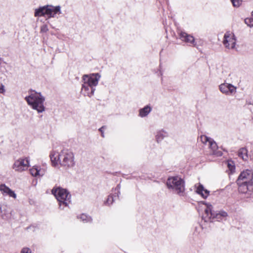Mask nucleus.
<instances>
[{
    "label": "nucleus",
    "instance_id": "nucleus-1",
    "mask_svg": "<svg viewBox=\"0 0 253 253\" xmlns=\"http://www.w3.org/2000/svg\"><path fill=\"white\" fill-rule=\"evenodd\" d=\"M50 157L52 164L55 167L60 164L64 167L71 168L75 165L74 153L69 150H63L59 154L52 152Z\"/></svg>",
    "mask_w": 253,
    "mask_h": 253
},
{
    "label": "nucleus",
    "instance_id": "nucleus-32",
    "mask_svg": "<svg viewBox=\"0 0 253 253\" xmlns=\"http://www.w3.org/2000/svg\"><path fill=\"white\" fill-rule=\"evenodd\" d=\"M104 128V126H102V127H101L100 129H99V130L101 132V136L104 137V133L103 132V129Z\"/></svg>",
    "mask_w": 253,
    "mask_h": 253
},
{
    "label": "nucleus",
    "instance_id": "nucleus-13",
    "mask_svg": "<svg viewBox=\"0 0 253 253\" xmlns=\"http://www.w3.org/2000/svg\"><path fill=\"white\" fill-rule=\"evenodd\" d=\"M95 88L83 82L82 92L84 96L91 97L94 94Z\"/></svg>",
    "mask_w": 253,
    "mask_h": 253
},
{
    "label": "nucleus",
    "instance_id": "nucleus-2",
    "mask_svg": "<svg viewBox=\"0 0 253 253\" xmlns=\"http://www.w3.org/2000/svg\"><path fill=\"white\" fill-rule=\"evenodd\" d=\"M25 100L28 104L38 113L44 111L45 107L43 104L45 98L41 93L32 91L29 96L25 97Z\"/></svg>",
    "mask_w": 253,
    "mask_h": 253
},
{
    "label": "nucleus",
    "instance_id": "nucleus-25",
    "mask_svg": "<svg viewBox=\"0 0 253 253\" xmlns=\"http://www.w3.org/2000/svg\"><path fill=\"white\" fill-rule=\"evenodd\" d=\"M227 167L229 170H230L231 172H233L235 170V166L234 165L233 162L232 161H228L227 163Z\"/></svg>",
    "mask_w": 253,
    "mask_h": 253
},
{
    "label": "nucleus",
    "instance_id": "nucleus-8",
    "mask_svg": "<svg viewBox=\"0 0 253 253\" xmlns=\"http://www.w3.org/2000/svg\"><path fill=\"white\" fill-rule=\"evenodd\" d=\"M253 171L247 169L241 173L236 182L237 184H240L241 182L250 184V187H252L253 185Z\"/></svg>",
    "mask_w": 253,
    "mask_h": 253
},
{
    "label": "nucleus",
    "instance_id": "nucleus-20",
    "mask_svg": "<svg viewBox=\"0 0 253 253\" xmlns=\"http://www.w3.org/2000/svg\"><path fill=\"white\" fill-rule=\"evenodd\" d=\"M238 156L244 160L248 159L247 150L245 148L241 149L238 152Z\"/></svg>",
    "mask_w": 253,
    "mask_h": 253
},
{
    "label": "nucleus",
    "instance_id": "nucleus-3",
    "mask_svg": "<svg viewBox=\"0 0 253 253\" xmlns=\"http://www.w3.org/2000/svg\"><path fill=\"white\" fill-rule=\"evenodd\" d=\"M52 193L59 202V208L61 209L68 206L71 202V195L65 189L61 187L53 188L52 190Z\"/></svg>",
    "mask_w": 253,
    "mask_h": 253
},
{
    "label": "nucleus",
    "instance_id": "nucleus-5",
    "mask_svg": "<svg viewBox=\"0 0 253 253\" xmlns=\"http://www.w3.org/2000/svg\"><path fill=\"white\" fill-rule=\"evenodd\" d=\"M167 184L169 188L171 189L177 194L183 195L185 190L184 182L178 176H173L168 178Z\"/></svg>",
    "mask_w": 253,
    "mask_h": 253
},
{
    "label": "nucleus",
    "instance_id": "nucleus-15",
    "mask_svg": "<svg viewBox=\"0 0 253 253\" xmlns=\"http://www.w3.org/2000/svg\"><path fill=\"white\" fill-rule=\"evenodd\" d=\"M196 188V192L197 194L200 195L203 198L206 199L209 195L210 192L207 189H205L204 186L200 183L195 185Z\"/></svg>",
    "mask_w": 253,
    "mask_h": 253
},
{
    "label": "nucleus",
    "instance_id": "nucleus-22",
    "mask_svg": "<svg viewBox=\"0 0 253 253\" xmlns=\"http://www.w3.org/2000/svg\"><path fill=\"white\" fill-rule=\"evenodd\" d=\"M167 136V133L164 131H160L158 132L156 135V139L158 142L161 141L165 137Z\"/></svg>",
    "mask_w": 253,
    "mask_h": 253
},
{
    "label": "nucleus",
    "instance_id": "nucleus-16",
    "mask_svg": "<svg viewBox=\"0 0 253 253\" xmlns=\"http://www.w3.org/2000/svg\"><path fill=\"white\" fill-rule=\"evenodd\" d=\"M180 39L185 42L195 45V40L193 36L181 32L179 34Z\"/></svg>",
    "mask_w": 253,
    "mask_h": 253
},
{
    "label": "nucleus",
    "instance_id": "nucleus-21",
    "mask_svg": "<svg viewBox=\"0 0 253 253\" xmlns=\"http://www.w3.org/2000/svg\"><path fill=\"white\" fill-rule=\"evenodd\" d=\"M208 145L209 148L212 150L213 154H215V152L217 149V146L215 142L211 139Z\"/></svg>",
    "mask_w": 253,
    "mask_h": 253
},
{
    "label": "nucleus",
    "instance_id": "nucleus-17",
    "mask_svg": "<svg viewBox=\"0 0 253 253\" xmlns=\"http://www.w3.org/2000/svg\"><path fill=\"white\" fill-rule=\"evenodd\" d=\"M237 184L239 186V191L240 192L246 193L248 192V191L252 192V190L253 189V186H252V187H251L250 186V184L241 182L240 184Z\"/></svg>",
    "mask_w": 253,
    "mask_h": 253
},
{
    "label": "nucleus",
    "instance_id": "nucleus-23",
    "mask_svg": "<svg viewBox=\"0 0 253 253\" xmlns=\"http://www.w3.org/2000/svg\"><path fill=\"white\" fill-rule=\"evenodd\" d=\"M81 220H82L84 222H88L91 221V218L90 217L87 216L86 214H82L80 215L79 217Z\"/></svg>",
    "mask_w": 253,
    "mask_h": 253
},
{
    "label": "nucleus",
    "instance_id": "nucleus-26",
    "mask_svg": "<svg viewBox=\"0 0 253 253\" xmlns=\"http://www.w3.org/2000/svg\"><path fill=\"white\" fill-rule=\"evenodd\" d=\"M233 5L235 7H239L242 3L241 0H231Z\"/></svg>",
    "mask_w": 253,
    "mask_h": 253
},
{
    "label": "nucleus",
    "instance_id": "nucleus-9",
    "mask_svg": "<svg viewBox=\"0 0 253 253\" xmlns=\"http://www.w3.org/2000/svg\"><path fill=\"white\" fill-rule=\"evenodd\" d=\"M236 40L234 34L231 32H227L224 36L223 43L226 48L233 49L236 44Z\"/></svg>",
    "mask_w": 253,
    "mask_h": 253
},
{
    "label": "nucleus",
    "instance_id": "nucleus-10",
    "mask_svg": "<svg viewBox=\"0 0 253 253\" xmlns=\"http://www.w3.org/2000/svg\"><path fill=\"white\" fill-rule=\"evenodd\" d=\"M100 77L98 73L84 75L83 76V80L85 84L94 87L97 85Z\"/></svg>",
    "mask_w": 253,
    "mask_h": 253
},
{
    "label": "nucleus",
    "instance_id": "nucleus-4",
    "mask_svg": "<svg viewBox=\"0 0 253 253\" xmlns=\"http://www.w3.org/2000/svg\"><path fill=\"white\" fill-rule=\"evenodd\" d=\"M61 13V7L60 6L46 5L36 9L34 15L36 17L46 16L47 18H50L54 17L56 14H59Z\"/></svg>",
    "mask_w": 253,
    "mask_h": 253
},
{
    "label": "nucleus",
    "instance_id": "nucleus-7",
    "mask_svg": "<svg viewBox=\"0 0 253 253\" xmlns=\"http://www.w3.org/2000/svg\"><path fill=\"white\" fill-rule=\"evenodd\" d=\"M30 167V159L23 157L16 160L12 165V169L17 172H22Z\"/></svg>",
    "mask_w": 253,
    "mask_h": 253
},
{
    "label": "nucleus",
    "instance_id": "nucleus-12",
    "mask_svg": "<svg viewBox=\"0 0 253 253\" xmlns=\"http://www.w3.org/2000/svg\"><path fill=\"white\" fill-rule=\"evenodd\" d=\"M0 191L2 195L4 196H8L14 199H16L17 197L15 192L4 184H0Z\"/></svg>",
    "mask_w": 253,
    "mask_h": 253
},
{
    "label": "nucleus",
    "instance_id": "nucleus-24",
    "mask_svg": "<svg viewBox=\"0 0 253 253\" xmlns=\"http://www.w3.org/2000/svg\"><path fill=\"white\" fill-rule=\"evenodd\" d=\"M211 139V138L208 137L206 135H202L201 136V140L204 144H208L209 145V142H210Z\"/></svg>",
    "mask_w": 253,
    "mask_h": 253
},
{
    "label": "nucleus",
    "instance_id": "nucleus-6",
    "mask_svg": "<svg viewBox=\"0 0 253 253\" xmlns=\"http://www.w3.org/2000/svg\"><path fill=\"white\" fill-rule=\"evenodd\" d=\"M203 204L206 206V208L205 210V215L203 217L205 221L213 220L214 219H216L217 220H220L227 216V212L225 211H222L218 213L214 212L212 211V207L211 205L205 202H204Z\"/></svg>",
    "mask_w": 253,
    "mask_h": 253
},
{
    "label": "nucleus",
    "instance_id": "nucleus-19",
    "mask_svg": "<svg viewBox=\"0 0 253 253\" xmlns=\"http://www.w3.org/2000/svg\"><path fill=\"white\" fill-rule=\"evenodd\" d=\"M151 110V108L148 106H146L140 110L139 115L141 117H145L150 112Z\"/></svg>",
    "mask_w": 253,
    "mask_h": 253
},
{
    "label": "nucleus",
    "instance_id": "nucleus-28",
    "mask_svg": "<svg viewBox=\"0 0 253 253\" xmlns=\"http://www.w3.org/2000/svg\"><path fill=\"white\" fill-rule=\"evenodd\" d=\"M48 30L47 26L46 25H43L41 27V32L42 33H45Z\"/></svg>",
    "mask_w": 253,
    "mask_h": 253
},
{
    "label": "nucleus",
    "instance_id": "nucleus-14",
    "mask_svg": "<svg viewBox=\"0 0 253 253\" xmlns=\"http://www.w3.org/2000/svg\"><path fill=\"white\" fill-rule=\"evenodd\" d=\"M30 173L35 177L42 176L45 173V169H42L40 167L35 166L30 169Z\"/></svg>",
    "mask_w": 253,
    "mask_h": 253
},
{
    "label": "nucleus",
    "instance_id": "nucleus-31",
    "mask_svg": "<svg viewBox=\"0 0 253 253\" xmlns=\"http://www.w3.org/2000/svg\"><path fill=\"white\" fill-rule=\"evenodd\" d=\"M21 253H31V252L29 248H24L22 250Z\"/></svg>",
    "mask_w": 253,
    "mask_h": 253
},
{
    "label": "nucleus",
    "instance_id": "nucleus-30",
    "mask_svg": "<svg viewBox=\"0 0 253 253\" xmlns=\"http://www.w3.org/2000/svg\"><path fill=\"white\" fill-rule=\"evenodd\" d=\"M5 91L4 85L2 84H0V93H4Z\"/></svg>",
    "mask_w": 253,
    "mask_h": 253
},
{
    "label": "nucleus",
    "instance_id": "nucleus-27",
    "mask_svg": "<svg viewBox=\"0 0 253 253\" xmlns=\"http://www.w3.org/2000/svg\"><path fill=\"white\" fill-rule=\"evenodd\" d=\"M253 19L252 18H246L245 19V23L250 27H252L253 25L252 24Z\"/></svg>",
    "mask_w": 253,
    "mask_h": 253
},
{
    "label": "nucleus",
    "instance_id": "nucleus-29",
    "mask_svg": "<svg viewBox=\"0 0 253 253\" xmlns=\"http://www.w3.org/2000/svg\"><path fill=\"white\" fill-rule=\"evenodd\" d=\"M114 201V199L112 196H109L108 198V199L107 200V203L108 205L111 204L113 203V202Z\"/></svg>",
    "mask_w": 253,
    "mask_h": 253
},
{
    "label": "nucleus",
    "instance_id": "nucleus-18",
    "mask_svg": "<svg viewBox=\"0 0 253 253\" xmlns=\"http://www.w3.org/2000/svg\"><path fill=\"white\" fill-rule=\"evenodd\" d=\"M0 215L4 219H8L10 217L7 209L5 207H0Z\"/></svg>",
    "mask_w": 253,
    "mask_h": 253
},
{
    "label": "nucleus",
    "instance_id": "nucleus-11",
    "mask_svg": "<svg viewBox=\"0 0 253 253\" xmlns=\"http://www.w3.org/2000/svg\"><path fill=\"white\" fill-rule=\"evenodd\" d=\"M219 89L223 94L226 95H233L237 92V87L227 83H224L220 84Z\"/></svg>",
    "mask_w": 253,
    "mask_h": 253
}]
</instances>
